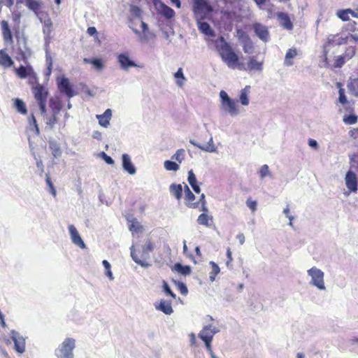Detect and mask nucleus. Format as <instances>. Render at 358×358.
<instances>
[{
    "instance_id": "49530a36",
    "label": "nucleus",
    "mask_w": 358,
    "mask_h": 358,
    "mask_svg": "<svg viewBox=\"0 0 358 358\" xmlns=\"http://www.w3.org/2000/svg\"><path fill=\"white\" fill-rule=\"evenodd\" d=\"M350 92L356 96H358V78L352 80L348 85Z\"/></svg>"
},
{
    "instance_id": "7ed1b4c3",
    "label": "nucleus",
    "mask_w": 358,
    "mask_h": 358,
    "mask_svg": "<svg viewBox=\"0 0 358 358\" xmlns=\"http://www.w3.org/2000/svg\"><path fill=\"white\" fill-rule=\"evenodd\" d=\"M350 40V36H343L339 34L332 35L328 38L327 41L323 46V62L324 63L325 67L329 66V61L328 59V52L330 50L331 47H334L336 45H341L348 43Z\"/></svg>"
},
{
    "instance_id": "20e7f679",
    "label": "nucleus",
    "mask_w": 358,
    "mask_h": 358,
    "mask_svg": "<svg viewBox=\"0 0 358 358\" xmlns=\"http://www.w3.org/2000/svg\"><path fill=\"white\" fill-rule=\"evenodd\" d=\"M75 348V340L71 338H66L55 350L57 358H73V350Z\"/></svg>"
},
{
    "instance_id": "9d476101",
    "label": "nucleus",
    "mask_w": 358,
    "mask_h": 358,
    "mask_svg": "<svg viewBox=\"0 0 358 358\" xmlns=\"http://www.w3.org/2000/svg\"><path fill=\"white\" fill-rule=\"evenodd\" d=\"M256 35L263 41L267 42L269 40L270 35L267 27L260 23H255L252 25Z\"/></svg>"
},
{
    "instance_id": "dca6fc26",
    "label": "nucleus",
    "mask_w": 358,
    "mask_h": 358,
    "mask_svg": "<svg viewBox=\"0 0 358 358\" xmlns=\"http://www.w3.org/2000/svg\"><path fill=\"white\" fill-rule=\"evenodd\" d=\"M69 231L70 233V236L71 238L72 242L79 246L80 248H85V244L83 242V239L81 238L78 231H77L76 228L73 225H69Z\"/></svg>"
},
{
    "instance_id": "e2e57ef3",
    "label": "nucleus",
    "mask_w": 358,
    "mask_h": 358,
    "mask_svg": "<svg viewBox=\"0 0 358 358\" xmlns=\"http://www.w3.org/2000/svg\"><path fill=\"white\" fill-rule=\"evenodd\" d=\"M177 287L182 295H186L187 294L188 290L186 285L184 283L179 282L177 284Z\"/></svg>"
},
{
    "instance_id": "4c0bfd02",
    "label": "nucleus",
    "mask_w": 358,
    "mask_h": 358,
    "mask_svg": "<svg viewBox=\"0 0 358 358\" xmlns=\"http://www.w3.org/2000/svg\"><path fill=\"white\" fill-rule=\"evenodd\" d=\"M345 63V57L344 55H340L337 57L333 64L329 63V66L328 68L330 69H336V68H341L343 66V64Z\"/></svg>"
},
{
    "instance_id": "6e6552de",
    "label": "nucleus",
    "mask_w": 358,
    "mask_h": 358,
    "mask_svg": "<svg viewBox=\"0 0 358 358\" xmlns=\"http://www.w3.org/2000/svg\"><path fill=\"white\" fill-rule=\"evenodd\" d=\"M309 275L311 276L312 283L320 289H324L325 288L324 283V273L317 268L313 267L308 271Z\"/></svg>"
},
{
    "instance_id": "4d7b16f0",
    "label": "nucleus",
    "mask_w": 358,
    "mask_h": 358,
    "mask_svg": "<svg viewBox=\"0 0 358 358\" xmlns=\"http://www.w3.org/2000/svg\"><path fill=\"white\" fill-rule=\"evenodd\" d=\"M163 288L166 295H169L173 299H176V295L172 292V290L170 289L169 286L165 281H164Z\"/></svg>"
},
{
    "instance_id": "a18cd8bd",
    "label": "nucleus",
    "mask_w": 358,
    "mask_h": 358,
    "mask_svg": "<svg viewBox=\"0 0 358 358\" xmlns=\"http://www.w3.org/2000/svg\"><path fill=\"white\" fill-rule=\"evenodd\" d=\"M343 29L348 32H355L358 30V21L352 20L345 24Z\"/></svg>"
},
{
    "instance_id": "393cba45",
    "label": "nucleus",
    "mask_w": 358,
    "mask_h": 358,
    "mask_svg": "<svg viewBox=\"0 0 358 358\" xmlns=\"http://www.w3.org/2000/svg\"><path fill=\"white\" fill-rule=\"evenodd\" d=\"M187 180H188L189 184L192 187L193 190L196 194H199L201 192V188L197 182L196 176L192 170H190L188 171Z\"/></svg>"
},
{
    "instance_id": "bb28decb",
    "label": "nucleus",
    "mask_w": 358,
    "mask_h": 358,
    "mask_svg": "<svg viewBox=\"0 0 358 358\" xmlns=\"http://www.w3.org/2000/svg\"><path fill=\"white\" fill-rule=\"evenodd\" d=\"M49 106L53 113H59L62 109V103L58 98H51L49 101Z\"/></svg>"
},
{
    "instance_id": "2eb2a0df",
    "label": "nucleus",
    "mask_w": 358,
    "mask_h": 358,
    "mask_svg": "<svg viewBox=\"0 0 358 358\" xmlns=\"http://www.w3.org/2000/svg\"><path fill=\"white\" fill-rule=\"evenodd\" d=\"M25 6L31 10H32L35 15L40 17L41 14V8L43 3L40 0H22Z\"/></svg>"
},
{
    "instance_id": "c9c22d12",
    "label": "nucleus",
    "mask_w": 358,
    "mask_h": 358,
    "mask_svg": "<svg viewBox=\"0 0 358 358\" xmlns=\"http://www.w3.org/2000/svg\"><path fill=\"white\" fill-rule=\"evenodd\" d=\"M84 62L86 64L90 63L92 64L94 68L97 70H101L103 68V63L101 59H84Z\"/></svg>"
},
{
    "instance_id": "39448f33",
    "label": "nucleus",
    "mask_w": 358,
    "mask_h": 358,
    "mask_svg": "<svg viewBox=\"0 0 358 358\" xmlns=\"http://www.w3.org/2000/svg\"><path fill=\"white\" fill-rule=\"evenodd\" d=\"M31 93L36 103L47 102L49 91L46 86L40 84L38 80L35 83L30 84Z\"/></svg>"
},
{
    "instance_id": "c85d7f7f",
    "label": "nucleus",
    "mask_w": 358,
    "mask_h": 358,
    "mask_svg": "<svg viewBox=\"0 0 358 358\" xmlns=\"http://www.w3.org/2000/svg\"><path fill=\"white\" fill-rule=\"evenodd\" d=\"M297 55V51L296 48H289L285 55L284 64L287 66H290L294 64L292 59Z\"/></svg>"
},
{
    "instance_id": "603ef678",
    "label": "nucleus",
    "mask_w": 358,
    "mask_h": 358,
    "mask_svg": "<svg viewBox=\"0 0 358 358\" xmlns=\"http://www.w3.org/2000/svg\"><path fill=\"white\" fill-rule=\"evenodd\" d=\"M154 250V244L151 241V240L148 239L145 245L143 247L142 250L145 254H148L149 252L153 251Z\"/></svg>"
},
{
    "instance_id": "79ce46f5",
    "label": "nucleus",
    "mask_w": 358,
    "mask_h": 358,
    "mask_svg": "<svg viewBox=\"0 0 358 358\" xmlns=\"http://www.w3.org/2000/svg\"><path fill=\"white\" fill-rule=\"evenodd\" d=\"M210 264L211 266V271L210 272V280L213 281L216 277V275L220 273V269L217 264L214 262H210Z\"/></svg>"
},
{
    "instance_id": "f257e3e1",
    "label": "nucleus",
    "mask_w": 358,
    "mask_h": 358,
    "mask_svg": "<svg viewBox=\"0 0 358 358\" xmlns=\"http://www.w3.org/2000/svg\"><path fill=\"white\" fill-rule=\"evenodd\" d=\"M221 45L217 49L222 61L231 69L245 70L244 65L239 62L238 56L233 50L230 45L224 40L223 36L220 37Z\"/></svg>"
},
{
    "instance_id": "338daca9",
    "label": "nucleus",
    "mask_w": 358,
    "mask_h": 358,
    "mask_svg": "<svg viewBox=\"0 0 358 358\" xmlns=\"http://www.w3.org/2000/svg\"><path fill=\"white\" fill-rule=\"evenodd\" d=\"M37 104L38 105L41 113L45 116L47 115L46 102H40L37 103Z\"/></svg>"
},
{
    "instance_id": "aec40b11",
    "label": "nucleus",
    "mask_w": 358,
    "mask_h": 358,
    "mask_svg": "<svg viewBox=\"0 0 358 358\" xmlns=\"http://www.w3.org/2000/svg\"><path fill=\"white\" fill-rule=\"evenodd\" d=\"M193 11L211 12L212 8L207 2V0H194Z\"/></svg>"
},
{
    "instance_id": "b1692460",
    "label": "nucleus",
    "mask_w": 358,
    "mask_h": 358,
    "mask_svg": "<svg viewBox=\"0 0 358 358\" xmlns=\"http://www.w3.org/2000/svg\"><path fill=\"white\" fill-rule=\"evenodd\" d=\"M13 61L4 50H0V66L4 68L10 67L13 65Z\"/></svg>"
},
{
    "instance_id": "c03bdc74",
    "label": "nucleus",
    "mask_w": 358,
    "mask_h": 358,
    "mask_svg": "<svg viewBox=\"0 0 358 358\" xmlns=\"http://www.w3.org/2000/svg\"><path fill=\"white\" fill-rule=\"evenodd\" d=\"M185 156V151L184 149L181 148V149H178L176 152V153L171 157V159H175L178 163H181L184 160Z\"/></svg>"
},
{
    "instance_id": "774afa93",
    "label": "nucleus",
    "mask_w": 358,
    "mask_h": 358,
    "mask_svg": "<svg viewBox=\"0 0 358 358\" xmlns=\"http://www.w3.org/2000/svg\"><path fill=\"white\" fill-rule=\"evenodd\" d=\"M102 157L107 164H114V160L110 156L107 155L105 152H102Z\"/></svg>"
},
{
    "instance_id": "c756f323",
    "label": "nucleus",
    "mask_w": 358,
    "mask_h": 358,
    "mask_svg": "<svg viewBox=\"0 0 358 358\" xmlns=\"http://www.w3.org/2000/svg\"><path fill=\"white\" fill-rule=\"evenodd\" d=\"M58 113H53L51 112V114L50 115H45V124L47 127L49 128V129H52L55 127V125L58 122L57 115Z\"/></svg>"
},
{
    "instance_id": "864d4df0",
    "label": "nucleus",
    "mask_w": 358,
    "mask_h": 358,
    "mask_svg": "<svg viewBox=\"0 0 358 358\" xmlns=\"http://www.w3.org/2000/svg\"><path fill=\"white\" fill-rule=\"evenodd\" d=\"M45 182L50 188V193L52 194L53 196H56L57 192H56L55 188L53 185V183L51 181L49 174H48V173L45 176Z\"/></svg>"
},
{
    "instance_id": "680f3d73",
    "label": "nucleus",
    "mask_w": 358,
    "mask_h": 358,
    "mask_svg": "<svg viewBox=\"0 0 358 358\" xmlns=\"http://www.w3.org/2000/svg\"><path fill=\"white\" fill-rule=\"evenodd\" d=\"M246 205L252 212H255L257 210V202L252 200L251 198L248 199L246 201Z\"/></svg>"
},
{
    "instance_id": "473e14b6",
    "label": "nucleus",
    "mask_w": 358,
    "mask_h": 358,
    "mask_svg": "<svg viewBox=\"0 0 358 358\" xmlns=\"http://www.w3.org/2000/svg\"><path fill=\"white\" fill-rule=\"evenodd\" d=\"M223 105H224L227 107V110L231 115H236L238 113L237 103L236 101L230 99Z\"/></svg>"
},
{
    "instance_id": "ea45409f",
    "label": "nucleus",
    "mask_w": 358,
    "mask_h": 358,
    "mask_svg": "<svg viewBox=\"0 0 358 358\" xmlns=\"http://www.w3.org/2000/svg\"><path fill=\"white\" fill-rule=\"evenodd\" d=\"M129 228L132 233L142 232L143 229V226L136 220H134L131 221Z\"/></svg>"
},
{
    "instance_id": "423d86ee",
    "label": "nucleus",
    "mask_w": 358,
    "mask_h": 358,
    "mask_svg": "<svg viewBox=\"0 0 358 358\" xmlns=\"http://www.w3.org/2000/svg\"><path fill=\"white\" fill-rule=\"evenodd\" d=\"M208 13L209 12L206 11L194 12V18L196 21L198 29L201 33L208 36H214L215 32L211 29L209 24L206 22H203Z\"/></svg>"
},
{
    "instance_id": "6ab92c4d",
    "label": "nucleus",
    "mask_w": 358,
    "mask_h": 358,
    "mask_svg": "<svg viewBox=\"0 0 358 358\" xmlns=\"http://www.w3.org/2000/svg\"><path fill=\"white\" fill-rule=\"evenodd\" d=\"M112 117V111L110 109H106L101 115H96V118L99 120V124L103 127H108L110 124V120Z\"/></svg>"
},
{
    "instance_id": "0eeeda50",
    "label": "nucleus",
    "mask_w": 358,
    "mask_h": 358,
    "mask_svg": "<svg viewBox=\"0 0 358 358\" xmlns=\"http://www.w3.org/2000/svg\"><path fill=\"white\" fill-rule=\"evenodd\" d=\"M14 71L17 76L21 79L29 77L28 83L29 85L38 80L36 73L34 72L33 67L29 64L26 66L20 65L18 68H15Z\"/></svg>"
},
{
    "instance_id": "cd10ccee",
    "label": "nucleus",
    "mask_w": 358,
    "mask_h": 358,
    "mask_svg": "<svg viewBox=\"0 0 358 358\" xmlns=\"http://www.w3.org/2000/svg\"><path fill=\"white\" fill-rule=\"evenodd\" d=\"M13 105L18 113L22 115L27 114V109L25 103L18 98L13 99Z\"/></svg>"
},
{
    "instance_id": "a878e982",
    "label": "nucleus",
    "mask_w": 358,
    "mask_h": 358,
    "mask_svg": "<svg viewBox=\"0 0 358 358\" xmlns=\"http://www.w3.org/2000/svg\"><path fill=\"white\" fill-rule=\"evenodd\" d=\"M182 185L173 183L169 187V191L171 194L177 199L180 200L182 196Z\"/></svg>"
},
{
    "instance_id": "a211bd4d",
    "label": "nucleus",
    "mask_w": 358,
    "mask_h": 358,
    "mask_svg": "<svg viewBox=\"0 0 358 358\" xmlns=\"http://www.w3.org/2000/svg\"><path fill=\"white\" fill-rule=\"evenodd\" d=\"M277 17L283 28L287 30H292L293 29V24L287 13L282 12L278 13Z\"/></svg>"
},
{
    "instance_id": "6e6d98bb",
    "label": "nucleus",
    "mask_w": 358,
    "mask_h": 358,
    "mask_svg": "<svg viewBox=\"0 0 358 358\" xmlns=\"http://www.w3.org/2000/svg\"><path fill=\"white\" fill-rule=\"evenodd\" d=\"M355 48L350 46L346 48L345 54L343 55L345 56V58L350 59L355 55Z\"/></svg>"
},
{
    "instance_id": "bf43d9fd",
    "label": "nucleus",
    "mask_w": 358,
    "mask_h": 358,
    "mask_svg": "<svg viewBox=\"0 0 358 358\" xmlns=\"http://www.w3.org/2000/svg\"><path fill=\"white\" fill-rule=\"evenodd\" d=\"M14 4V0H0V13L2 10L3 6H6L8 8H10Z\"/></svg>"
},
{
    "instance_id": "09e8293b",
    "label": "nucleus",
    "mask_w": 358,
    "mask_h": 358,
    "mask_svg": "<svg viewBox=\"0 0 358 358\" xmlns=\"http://www.w3.org/2000/svg\"><path fill=\"white\" fill-rule=\"evenodd\" d=\"M164 168L167 171H176L179 169V165L175 162L167 160L164 162Z\"/></svg>"
},
{
    "instance_id": "13d9d810",
    "label": "nucleus",
    "mask_w": 358,
    "mask_h": 358,
    "mask_svg": "<svg viewBox=\"0 0 358 358\" xmlns=\"http://www.w3.org/2000/svg\"><path fill=\"white\" fill-rule=\"evenodd\" d=\"M344 122L349 124H355L357 122V116L355 115H350L344 118Z\"/></svg>"
},
{
    "instance_id": "f03ea898",
    "label": "nucleus",
    "mask_w": 358,
    "mask_h": 358,
    "mask_svg": "<svg viewBox=\"0 0 358 358\" xmlns=\"http://www.w3.org/2000/svg\"><path fill=\"white\" fill-rule=\"evenodd\" d=\"M15 38L17 41L15 49V59L19 62H27L28 59L27 52L29 51V48L27 47V38L19 27L15 29Z\"/></svg>"
},
{
    "instance_id": "1a4fd4ad",
    "label": "nucleus",
    "mask_w": 358,
    "mask_h": 358,
    "mask_svg": "<svg viewBox=\"0 0 358 358\" xmlns=\"http://www.w3.org/2000/svg\"><path fill=\"white\" fill-rule=\"evenodd\" d=\"M58 89L62 93H64L68 97L71 98L74 96L73 90L68 78L62 77L57 81Z\"/></svg>"
},
{
    "instance_id": "7c9ffc66",
    "label": "nucleus",
    "mask_w": 358,
    "mask_h": 358,
    "mask_svg": "<svg viewBox=\"0 0 358 358\" xmlns=\"http://www.w3.org/2000/svg\"><path fill=\"white\" fill-rule=\"evenodd\" d=\"M28 123L30 127V129L33 130L36 135H39L40 129L36 117L33 113H31L28 117Z\"/></svg>"
},
{
    "instance_id": "0e129e2a",
    "label": "nucleus",
    "mask_w": 358,
    "mask_h": 358,
    "mask_svg": "<svg viewBox=\"0 0 358 358\" xmlns=\"http://www.w3.org/2000/svg\"><path fill=\"white\" fill-rule=\"evenodd\" d=\"M212 341L213 340H210V338H205V341H203L209 354L213 352L211 345Z\"/></svg>"
},
{
    "instance_id": "f8f14e48",
    "label": "nucleus",
    "mask_w": 358,
    "mask_h": 358,
    "mask_svg": "<svg viewBox=\"0 0 358 358\" xmlns=\"http://www.w3.org/2000/svg\"><path fill=\"white\" fill-rule=\"evenodd\" d=\"M1 34L2 37L5 43H13V35L12 34L11 29L8 24V22L6 20H2L1 22Z\"/></svg>"
},
{
    "instance_id": "5701e85b",
    "label": "nucleus",
    "mask_w": 358,
    "mask_h": 358,
    "mask_svg": "<svg viewBox=\"0 0 358 358\" xmlns=\"http://www.w3.org/2000/svg\"><path fill=\"white\" fill-rule=\"evenodd\" d=\"M215 333L216 331L212 329L211 325H207L202 329L198 336L203 341H204L205 338H210V340H213Z\"/></svg>"
},
{
    "instance_id": "72a5a7b5",
    "label": "nucleus",
    "mask_w": 358,
    "mask_h": 358,
    "mask_svg": "<svg viewBox=\"0 0 358 358\" xmlns=\"http://www.w3.org/2000/svg\"><path fill=\"white\" fill-rule=\"evenodd\" d=\"M213 221V217L209 216L206 213L201 214L197 219V222L200 225H203L208 227L210 226V222Z\"/></svg>"
},
{
    "instance_id": "37998d69",
    "label": "nucleus",
    "mask_w": 358,
    "mask_h": 358,
    "mask_svg": "<svg viewBox=\"0 0 358 358\" xmlns=\"http://www.w3.org/2000/svg\"><path fill=\"white\" fill-rule=\"evenodd\" d=\"M131 256L132 257V259L138 264L141 265L143 267H147L149 264L143 260H141L140 258H138V255H136L134 246L131 248Z\"/></svg>"
},
{
    "instance_id": "69168bd1",
    "label": "nucleus",
    "mask_w": 358,
    "mask_h": 358,
    "mask_svg": "<svg viewBox=\"0 0 358 358\" xmlns=\"http://www.w3.org/2000/svg\"><path fill=\"white\" fill-rule=\"evenodd\" d=\"M339 101L342 103V104H345L347 103V98L345 95V93H344V90L343 89H340L339 90Z\"/></svg>"
},
{
    "instance_id": "de8ad7c7",
    "label": "nucleus",
    "mask_w": 358,
    "mask_h": 358,
    "mask_svg": "<svg viewBox=\"0 0 358 358\" xmlns=\"http://www.w3.org/2000/svg\"><path fill=\"white\" fill-rule=\"evenodd\" d=\"M249 87H245L241 93L240 95V101L243 106H247L249 103L248 98V92Z\"/></svg>"
},
{
    "instance_id": "3c124183",
    "label": "nucleus",
    "mask_w": 358,
    "mask_h": 358,
    "mask_svg": "<svg viewBox=\"0 0 358 358\" xmlns=\"http://www.w3.org/2000/svg\"><path fill=\"white\" fill-rule=\"evenodd\" d=\"M175 78L177 79V83L179 86H182L183 84V81L185 80V77L182 73V69L181 68L178 69L177 72L174 75Z\"/></svg>"
},
{
    "instance_id": "2f4dec72",
    "label": "nucleus",
    "mask_w": 358,
    "mask_h": 358,
    "mask_svg": "<svg viewBox=\"0 0 358 358\" xmlns=\"http://www.w3.org/2000/svg\"><path fill=\"white\" fill-rule=\"evenodd\" d=\"M248 69L250 71H262V62L257 61L255 57H252L250 58L249 62L248 63Z\"/></svg>"
},
{
    "instance_id": "58836bf2",
    "label": "nucleus",
    "mask_w": 358,
    "mask_h": 358,
    "mask_svg": "<svg viewBox=\"0 0 358 358\" xmlns=\"http://www.w3.org/2000/svg\"><path fill=\"white\" fill-rule=\"evenodd\" d=\"M174 267L177 272L184 275H187L191 273V268L189 266H182V264L177 263L175 264Z\"/></svg>"
},
{
    "instance_id": "412c9836",
    "label": "nucleus",
    "mask_w": 358,
    "mask_h": 358,
    "mask_svg": "<svg viewBox=\"0 0 358 358\" xmlns=\"http://www.w3.org/2000/svg\"><path fill=\"white\" fill-rule=\"evenodd\" d=\"M122 158L123 169L129 174H134L136 173V169L132 164L129 156L127 154H123Z\"/></svg>"
},
{
    "instance_id": "ddd939ff",
    "label": "nucleus",
    "mask_w": 358,
    "mask_h": 358,
    "mask_svg": "<svg viewBox=\"0 0 358 358\" xmlns=\"http://www.w3.org/2000/svg\"><path fill=\"white\" fill-rule=\"evenodd\" d=\"M345 185L350 192L357 191V178L356 174L349 171L345 176Z\"/></svg>"
},
{
    "instance_id": "e433bc0d",
    "label": "nucleus",
    "mask_w": 358,
    "mask_h": 358,
    "mask_svg": "<svg viewBox=\"0 0 358 358\" xmlns=\"http://www.w3.org/2000/svg\"><path fill=\"white\" fill-rule=\"evenodd\" d=\"M161 14L166 18L171 19L174 16L175 12L171 7L165 4H162L161 7Z\"/></svg>"
},
{
    "instance_id": "4be33fe9",
    "label": "nucleus",
    "mask_w": 358,
    "mask_h": 358,
    "mask_svg": "<svg viewBox=\"0 0 358 358\" xmlns=\"http://www.w3.org/2000/svg\"><path fill=\"white\" fill-rule=\"evenodd\" d=\"M155 308L166 315H171L173 312L171 302L163 299L157 305H155Z\"/></svg>"
},
{
    "instance_id": "4468645a",
    "label": "nucleus",
    "mask_w": 358,
    "mask_h": 358,
    "mask_svg": "<svg viewBox=\"0 0 358 358\" xmlns=\"http://www.w3.org/2000/svg\"><path fill=\"white\" fill-rule=\"evenodd\" d=\"M11 338L15 344V349L20 353H22L25 349L24 339L20 334L15 331H11Z\"/></svg>"
},
{
    "instance_id": "f3484780",
    "label": "nucleus",
    "mask_w": 358,
    "mask_h": 358,
    "mask_svg": "<svg viewBox=\"0 0 358 358\" xmlns=\"http://www.w3.org/2000/svg\"><path fill=\"white\" fill-rule=\"evenodd\" d=\"M117 61L124 70H127L130 67H136L137 65L134 62L131 61L129 55L126 53H121L117 56Z\"/></svg>"
},
{
    "instance_id": "9b49d317",
    "label": "nucleus",
    "mask_w": 358,
    "mask_h": 358,
    "mask_svg": "<svg viewBox=\"0 0 358 358\" xmlns=\"http://www.w3.org/2000/svg\"><path fill=\"white\" fill-rule=\"evenodd\" d=\"M184 193L185 196L184 199L185 201V204L187 207L192 208H196L199 206V202H196L195 199L196 197L194 194L192 192L189 187L185 184L184 186Z\"/></svg>"
},
{
    "instance_id": "a19ab883",
    "label": "nucleus",
    "mask_w": 358,
    "mask_h": 358,
    "mask_svg": "<svg viewBox=\"0 0 358 358\" xmlns=\"http://www.w3.org/2000/svg\"><path fill=\"white\" fill-rule=\"evenodd\" d=\"M49 147L55 157L61 156L62 150L56 142L50 141L49 143Z\"/></svg>"
},
{
    "instance_id": "5fc2aeb1",
    "label": "nucleus",
    "mask_w": 358,
    "mask_h": 358,
    "mask_svg": "<svg viewBox=\"0 0 358 358\" xmlns=\"http://www.w3.org/2000/svg\"><path fill=\"white\" fill-rule=\"evenodd\" d=\"M21 17H22V15H21L20 12H19V11L15 10V11H13V12L12 13V20H13V21L14 22L17 23V24L16 27H15L13 28V30H14V31H15V28H17V27H19V28H20V27H19V24H20V18H21Z\"/></svg>"
},
{
    "instance_id": "8fccbe9b",
    "label": "nucleus",
    "mask_w": 358,
    "mask_h": 358,
    "mask_svg": "<svg viewBox=\"0 0 358 358\" xmlns=\"http://www.w3.org/2000/svg\"><path fill=\"white\" fill-rule=\"evenodd\" d=\"M190 143L192 145H194V146L200 148L202 150H205V151H207V152H214L215 150V148L214 145H213V144L212 145L211 144H208V145H207L206 146H201V145L196 143L193 141H190Z\"/></svg>"
},
{
    "instance_id": "f704fd0d",
    "label": "nucleus",
    "mask_w": 358,
    "mask_h": 358,
    "mask_svg": "<svg viewBox=\"0 0 358 358\" xmlns=\"http://www.w3.org/2000/svg\"><path fill=\"white\" fill-rule=\"evenodd\" d=\"M350 13H352V10L350 8L342 9V10H338L336 12V15L342 21L346 22L350 20Z\"/></svg>"
},
{
    "instance_id": "052dcab7",
    "label": "nucleus",
    "mask_w": 358,
    "mask_h": 358,
    "mask_svg": "<svg viewBox=\"0 0 358 358\" xmlns=\"http://www.w3.org/2000/svg\"><path fill=\"white\" fill-rule=\"evenodd\" d=\"M269 174L268 166L266 164H264L261 166L259 170V175L262 178H265L266 176Z\"/></svg>"
}]
</instances>
